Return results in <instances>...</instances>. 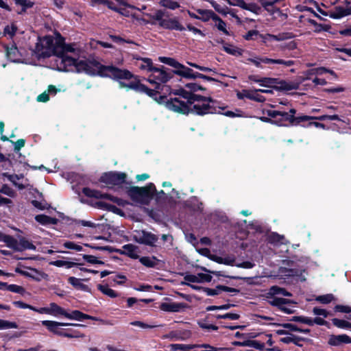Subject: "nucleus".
Instances as JSON below:
<instances>
[{
  "mask_svg": "<svg viewBox=\"0 0 351 351\" xmlns=\"http://www.w3.org/2000/svg\"><path fill=\"white\" fill-rule=\"evenodd\" d=\"M35 53L39 58L57 56L66 71H73V69L69 68L73 66L77 72H88V65L86 62L78 59L80 50L75 44L66 45L60 38L46 36L38 38Z\"/></svg>",
  "mask_w": 351,
  "mask_h": 351,
  "instance_id": "1",
  "label": "nucleus"
},
{
  "mask_svg": "<svg viewBox=\"0 0 351 351\" xmlns=\"http://www.w3.org/2000/svg\"><path fill=\"white\" fill-rule=\"evenodd\" d=\"M173 93L179 97L171 98L166 104L167 108L173 112L182 114L192 112L198 115L219 112L215 106V101L210 97H202L184 88L176 90Z\"/></svg>",
  "mask_w": 351,
  "mask_h": 351,
  "instance_id": "2",
  "label": "nucleus"
},
{
  "mask_svg": "<svg viewBox=\"0 0 351 351\" xmlns=\"http://www.w3.org/2000/svg\"><path fill=\"white\" fill-rule=\"evenodd\" d=\"M101 72L103 75L106 76L117 79L119 80H130L133 77V75L128 70H122L113 66L101 67ZM119 85L120 88H125L127 90L132 89L137 92L144 93L150 97L156 95L154 90L149 89L145 85L140 83L137 80L131 81L128 83L119 81Z\"/></svg>",
  "mask_w": 351,
  "mask_h": 351,
  "instance_id": "3",
  "label": "nucleus"
},
{
  "mask_svg": "<svg viewBox=\"0 0 351 351\" xmlns=\"http://www.w3.org/2000/svg\"><path fill=\"white\" fill-rule=\"evenodd\" d=\"M285 296L290 297L291 294L278 286L271 287L265 294V300L269 304L278 307L285 313L291 314L293 311L286 305L292 302L288 299L283 298Z\"/></svg>",
  "mask_w": 351,
  "mask_h": 351,
  "instance_id": "4",
  "label": "nucleus"
},
{
  "mask_svg": "<svg viewBox=\"0 0 351 351\" xmlns=\"http://www.w3.org/2000/svg\"><path fill=\"white\" fill-rule=\"evenodd\" d=\"M160 62L168 64L175 69L173 73L179 76L186 79H204L208 81H215V79L202 74L200 73L194 72L191 69L186 67L184 64L180 63L176 60L168 57H159Z\"/></svg>",
  "mask_w": 351,
  "mask_h": 351,
  "instance_id": "5",
  "label": "nucleus"
},
{
  "mask_svg": "<svg viewBox=\"0 0 351 351\" xmlns=\"http://www.w3.org/2000/svg\"><path fill=\"white\" fill-rule=\"evenodd\" d=\"M155 190L154 184L149 183L145 187L132 186L128 190V193L134 201L146 204L152 197Z\"/></svg>",
  "mask_w": 351,
  "mask_h": 351,
  "instance_id": "6",
  "label": "nucleus"
},
{
  "mask_svg": "<svg viewBox=\"0 0 351 351\" xmlns=\"http://www.w3.org/2000/svg\"><path fill=\"white\" fill-rule=\"evenodd\" d=\"M171 77V75L167 73L164 67L157 68L154 66L153 70L150 72L148 76L147 81L154 85V89L157 93L161 87L162 83H165Z\"/></svg>",
  "mask_w": 351,
  "mask_h": 351,
  "instance_id": "7",
  "label": "nucleus"
},
{
  "mask_svg": "<svg viewBox=\"0 0 351 351\" xmlns=\"http://www.w3.org/2000/svg\"><path fill=\"white\" fill-rule=\"evenodd\" d=\"M134 240L141 244L147 245L149 246H155L158 240V236L156 234L145 231V230H136L133 234Z\"/></svg>",
  "mask_w": 351,
  "mask_h": 351,
  "instance_id": "8",
  "label": "nucleus"
},
{
  "mask_svg": "<svg viewBox=\"0 0 351 351\" xmlns=\"http://www.w3.org/2000/svg\"><path fill=\"white\" fill-rule=\"evenodd\" d=\"M125 178L124 173L109 172L101 176V181L107 184L119 185L125 182Z\"/></svg>",
  "mask_w": 351,
  "mask_h": 351,
  "instance_id": "9",
  "label": "nucleus"
},
{
  "mask_svg": "<svg viewBox=\"0 0 351 351\" xmlns=\"http://www.w3.org/2000/svg\"><path fill=\"white\" fill-rule=\"evenodd\" d=\"M42 324L47 327V328L51 332L58 335H61L62 330H60V326H77V324H71V323H63V322H58L56 321H51V320H44L41 322Z\"/></svg>",
  "mask_w": 351,
  "mask_h": 351,
  "instance_id": "10",
  "label": "nucleus"
},
{
  "mask_svg": "<svg viewBox=\"0 0 351 351\" xmlns=\"http://www.w3.org/2000/svg\"><path fill=\"white\" fill-rule=\"evenodd\" d=\"M134 60H136L135 65L141 71L150 73L153 70L154 65L152 59L148 58H142L138 55H132Z\"/></svg>",
  "mask_w": 351,
  "mask_h": 351,
  "instance_id": "11",
  "label": "nucleus"
},
{
  "mask_svg": "<svg viewBox=\"0 0 351 351\" xmlns=\"http://www.w3.org/2000/svg\"><path fill=\"white\" fill-rule=\"evenodd\" d=\"M161 27L169 30H177L180 32L185 29V27L180 23L178 18L177 17H166L165 21H162Z\"/></svg>",
  "mask_w": 351,
  "mask_h": 351,
  "instance_id": "12",
  "label": "nucleus"
},
{
  "mask_svg": "<svg viewBox=\"0 0 351 351\" xmlns=\"http://www.w3.org/2000/svg\"><path fill=\"white\" fill-rule=\"evenodd\" d=\"M328 344L332 346H341L343 344L351 343V337L346 334L329 337Z\"/></svg>",
  "mask_w": 351,
  "mask_h": 351,
  "instance_id": "13",
  "label": "nucleus"
},
{
  "mask_svg": "<svg viewBox=\"0 0 351 351\" xmlns=\"http://www.w3.org/2000/svg\"><path fill=\"white\" fill-rule=\"evenodd\" d=\"M6 56L8 59L13 62H20L21 54L16 47V45L12 43L5 47Z\"/></svg>",
  "mask_w": 351,
  "mask_h": 351,
  "instance_id": "14",
  "label": "nucleus"
},
{
  "mask_svg": "<svg viewBox=\"0 0 351 351\" xmlns=\"http://www.w3.org/2000/svg\"><path fill=\"white\" fill-rule=\"evenodd\" d=\"M351 14V6L346 7L336 6L330 12V17L333 19H340Z\"/></svg>",
  "mask_w": 351,
  "mask_h": 351,
  "instance_id": "15",
  "label": "nucleus"
},
{
  "mask_svg": "<svg viewBox=\"0 0 351 351\" xmlns=\"http://www.w3.org/2000/svg\"><path fill=\"white\" fill-rule=\"evenodd\" d=\"M83 193L89 197H95L96 198H103L109 199L113 202H118L119 199L117 197H114L111 196L110 195L106 194V193H101L99 191H93L88 188H84L83 189Z\"/></svg>",
  "mask_w": 351,
  "mask_h": 351,
  "instance_id": "16",
  "label": "nucleus"
},
{
  "mask_svg": "<svg viewBox=\"0 0 351 351\" xmlns=\"http://www.w3.org/2000/svg\"><path fill=\"white\" fill-rule=\"evenodd\" d=\"M325 73H329L332 75L337 76L334 71L331 70H328L324 67H319V68H315L312 69L311 70H308L305 73V77H301V82H304L306 80L310 79L311 75H323Z\"/></svg>",
  "mask_w": 351,
  "mask_h": 351,
  "instance_id": "17",
  "label": "nucleus"
},
{
  "mask_svg": "<svg viewBox=\"0 0 351 351\" xmlns=\"http://www.w3.org/2000/svg\"><path fill=\"white\" fill-rule=\"evenodd\" d=\"M184 306L185 305L182 303L164 302L160 304V308L167 312H179Z\"/></svg>",
  "mask_w": 351,
  "mask_h": 351,
  "instance_id": "18",
  "label": "nucleus"
},
{
  "mask_svg": "<svg viewBox=\"0 0 351 351\" xmlns=\"http://www.w3.org/2000/svg\"><path fill=\"white\" fill-rule=\"evenodd\" d=\"M302 82H287L285 80H280L278 82L277 89L283 90H296L299 88L300 84Z\"/></svg>",
  "mask_w": 351,
  "mask_h": 351,
  "instance_id": "19",
  "label": "nucleus"
},
{
  "mask_svg": "<svg viewBox=\"0 0 351 351\" xmlns=\"http://www.w3.org/2000/svg\"><path fill=\"white\" fill-rule=\"evenodd\" d=\"M64 317L69 319H74L77 321H82L85 319H95V317L86 315L80 312V311H73L71 313L65 312Z\"/></svg>",
  "mask_w": 351,
  "mask_h": 351,
  "instance_id": "20",
  "label": "nucleus"
},
{
  "mask_svg": "<svg viewBox=\"0 0 351 351\" xmlns=\"http://www.w3.org/2000/svg\"><path fill=\"white\" fill-rule=\"evenodd\" d=\"M22 274L25 276L32 278L36 281H40L47 278V275L45 273L32 268L29 269V271H23Z\"/></svg>",
  "mask_w": 351,
  "mask_h": 351,
  "instance_id": "21",
  "label": "nucleus"
},
{
  "mask_svg": "<svg viewBox=\"0 0 351 351\" xmlns=\"http://www.w3.org/2000/svg\"><path fill=\"white\" fill-rule=\"evenodd\" d=\"M58 92L56 86L53 85H49L48 86L47 90H45L43 93L40 94L36 100L38 102H47L49 100V95H55Z\"/></svg>",
  "mask_w": 351,
  "mask_h": 351,
  "instance_id": "22",
  "label": "nucleus"
},
{
  "mask_svg": "<svg viewBox=\"0 0 351 351\" xmlns=\"http://www.w3.org/2000/svg\"><path fill=\"white\" fill-rule=\"evenodd\" d=\"M199 346V344L173 343L170 344L169 347L171 351H190L191 350L197 348Z\"/></svg>",
  "mask_w": 351,
  "mask_h": 351,
  "instance_id": "23",
  "label": "nucleus"
},
{
  "mask_svg": "<svg viewBox=\"0 0 351 351\" xmlns=\"http://www.w3.org/2000/svg\"><path fill=\"white\" fill-rule=\"evenodd\" d=\"M139 261L147 267H156L160 263V261L155 256H143Z\"/></svg>",
  "mask_w": 351,
  "mask_h": 351,
  "instance_id": "24",
  "label": "nucleus"
},
{
  "mask_svg": "<svg viewBox=\"0 0 351 351\" xmlns=\"http://www.w3.org/2000/svg\"><path fill=\"white\" fill-rule=\"evenodd\" d=\"M262 62L263 64H278L284 65L285 66H291L293 65V64H294V62L293 60H284L282 59H272V58H269L267 57H263Z\"/></svg>",
  "mask_w": 351,
  "mask_h": 351,
  "instance_id": "25",
  "label": "nucleus"
},
{
  "mask_svg": "<svg viewBox=\"0 0 351 351\" xmlns=\"http://www.w3.org/2000/svg\"><path fill=\"white\" fill-rule=\"evenodd\" d=\"M25 250H35L36 246L25 238L21 237L19 240L18 252H22Z\"/></svg>",
  "mask_w": 351,
  "mask_h": 351,
  "instance_id": "26",
  "label": "nucleus"
},
{
  "mask_svg": "<svg viewBox=\"0 0 351 351\" xmlns=\"http://www.w3.org/2000/svg\"><path fill=\"white\" fill-rule=\"evenodd\" d=\"M123 252L128 256L136 259L138 258V247L132 244H127L123 247Z\"/></svg>",
  "mask_w": 351,
  "mask_h": 351,
  "instance_id": "27",
  "label": "nucleus"
},
{
  "mask_svg": "<svg viewBox=\"0 0 351 351\" xmlns=\"http://www.w3.org/2000/svg\"><path fill=\"white\" fill-rule=\"evenodd\" d=\"M237 97L239 99H243L244 97H247L258 102H263L265 101V98L263 96L258 95H254L253 93L249 92L247 90H243L242 93H238Z\"/></svg>",
  "mask_w": 351,
  "mask_h": 351,
  "instance_id": "28",
  "label": "nucleus"
},
{
  "mask_svg": "<svg viewBox=\"0 0 351 351\" xmlns=\"http://www.w3.org/2000/svg\"><path fill=\"white\" fill-rule=\"evenodd\" d=\"M14 2L17 6L21 7V8H19L16 10V12L19 14L25 13L27 8H31L33 5V3L29 0H14Z\"/></svg>",
  "mask_w": 351,
  "mask_h": 351,
  "instance_id": "29",
  "label": "nucleus"
},
{
  "mask_svg": "<svg viewBox=\"0 0 351 351\" xmlns=\"http://www.w3.org/2000/svg\"><path fill=\"white\" fill-rule=\"evenodd\" d=\"M223 49L228 54L234 56H241L243 51V50L239 49V47L227 43L223 45Z\"/></svg>",
  "mask_w": 351,
  "mask_h": 351,
  "instance_id": "30",
  "label": "nucleus"
},
{
  "mask_svg": "<svg viewBox=\"0 0 351 351\" xmlns=\"http://www.w3.org/2000/svg\"><path fill=\"white\" fill-rule=\"evenodd\" d=\"M197 12L201 15V16H199V20H202L203 21H208L210 19H213L215 15L216 14L212 10H202L198 9L197 10Z\"/></svg>",
  "mask_w": 351,
  "mask_h": 351,
  "instance_id": "31",
  "label": "nucleus"
},
{
  "mask_svg": "<svg viewBox=\"0 0 351 351\" xmlns=\"http://www.w3.org/2000/svg\"><path fill=\"white\" fill-rule=\"evenodd\" d=\"M49 315L54 316L63 315L64 317L66 311L57 304L52 302L49 306Z\"/></svg>",
  "mask_w": 351,
  "mask_h": 351,
  "instance_id": "32",
  "label": "nucleus"
},
{
  "mask_svg": "<svg viewBox=\"0 0 351 351\" xmlns=\"http://www.w3.org/2000/svg\"><path fill=\"white\" fill-rule=\"evenodd\" d=\"M35 219L38 223L43 225L47 224H56L57 222V219L55 218H51L45 215H38L35 217Z\"/></svg>",
  "mask_w": 351,
  "mask_h": 351,
  "instance_id": "33",
  "label": "nucleus"
},
{
  "mask_svg": "<svg viewBox=\"0 0 351 351\" xmlns=\"http://www.w3.org/2000/svg\"><path fill=\"white\" fill-rule=\"evenodd\" d=\"M97 289L104 295L114 298L118 296V294L108 285H98Z\"/></svg>",
  "mask_w": 351,
  "mask_h": 351,
  "instance_id": "34",
  "label": "nucleus"
},
{
  "mask_svg": "<svg viewBox=\"0 0 351 351\" xmlns=\"http://www.w3.org/2000/svg\"><path fill=\"white\" fill-rule=\"evenodd\" d=\"M213 21L215 22V26L219 31L223 32L226 35L229 34L226 29V23L222 19H221L217 14L215 15Z\"/></svg>",
  "mask_w": 351,
  "mask_h": 351,
  "instance_id": "35",
  "label": "nucleus"
},
{
  "mask_svg": "<svg viewBox=\"0 0 351 351\" xmlns=\"http://www.w3.org/2000/svg\"><path fill=\"white\" fill-rule=\"evenodd\" d=\"M278 80L271 77L261 78V86L266 87H274L277 89Z\"/></svg>",
  "mask_w": 351,
  "mask_h": 351,
  "instance_id": "36",
  "label": "nucleus"
},
{
  "mask_svg": "<svg viewBox=\"0 0 351 351\" xmlns=\"http://www.w3.org/2000/svg\"><path fill=\"white\" fill-rule=\"evenodd\" d=\"M68 282L75 288L79 289L85 290L87 288V287L82 282L81 279L77 278L75 277H69L68 278Z\"/></svg>",
  "mask_w": 351,
  "mask_h": 351,
  "instance_id": "37",
  "label": "nucleus"
},
{
  "mask_svg": "<svg viewBox=\"0 0 351 351\" xmlns=\"http://www.w3.org/2000/svg\"><path fill=\"white\" fill-rule=\"evenodd\" d=\"M3 243H6L8 247L12 248L15 251H18L19 240H16L11 236L7 235Z\"/></svg>",
  "mask_w": 351,
  "mask_h": 351,
  "instance_id": "38",
  "label": "nucleus"
},
{
  "mask_svg": "<svg viewBox=\"0 0 351 351\" xmlns=\"http://www.w3.org/2000/svg\"><path fill=\"white\" fill-rule=\"evenodd\" d=\"M18 28L15 23H11L5 27L3 29V34L10 38H12L16 33Z\"/></svg>",
  "mask_w": 351,
  "mask_h": 351,
  "instance_id": "39",
  "label": "nucleus"
},
{
  "mask_svg": "<svg viewBox=\"0 0 351 351\" xmlns=\"http://www.w3.org/2000/svg\"><path fill=\"white\" fill-rule=\"evenodd\" d=\"M160 5L166 8L174 10L180 8V4L173 0H160Z\"/></svg>",
  "mask_w": 351,
  "mask_h": 351,
  "instance_id": "40",
  "label": "nucleus"
},
{
  "mask_svg": "<svg viewBox=\"0 0 351 351\" xmlns=\"http://www.w3.org/2000/svg\"><path fill=\"white\" fill-rule=\"evenodd\" d=\"M10 328H18V325L15 322L0 319V330Z\"/></svg>",
  "mask_w": 351,
  "mask_h": 351,
  "instance_id": "41",
  "label": "nucleus"
},
{
  "mask_svg": "<svg viewBox=\"0 0 351 351\" xmlns=\"http://www.w3.org/2000/svg\"><path fill=\"white\" fill-rule=\"evenodd\" d=\"M332 324L340 328H350L351 324L346 320L334 318L332 319Z\"/></svg>",
  "mask_w": 351,
  "mask_h": 351,
  "instance_id": "42",
  "label": "nucleus"
},
{
  "mask_svg": "<svg viewBox=\"0 0 351 351\" xmlns=\"http://www.w3.org/2000/svg\"><path fill=\"white\" fill-rule=\"evenodd\" d=\"M272 41H282L292 38V34L289 32L280 33L277 35L271 34Z\"/></svg>",
  "mask_w": 351,
  "mask_h": 351,
  "instance_id": "43",
  "label": "nucleus"
},
{
  "mask_svg": "<svg viewBox=\"0 0 351 351\" xmlns=\"http://www.w3.org/2000/svg\"><path fill=\"white\" fill-rule=\"evenodd\" d=\"M50 264L56 267H66V268H71L73 266L77 265V263L74 262H69L62 260H57L55 261H52L50 263Z\"/></svg>",
  "mask_w": 351,
  "mask_h": 351,
  "instance_id": "44",
  "label": "nucleus"
},
{
  "mask_svg": "<svg viewBox=\"0 0 351 351\" xmlns=\"http://www.w3.org/2000/svg\"><path fill=\"white\" fill-rule=\"evenodd\" d=\"M316 301L322 303V304H328L332 300H335V297L332 294H326L323 295L317 296L315 298Z\"/></svg>",
  "mask_w": 351,
  "mask_h": 351,
  "instance_id": "45",
  "label": "nucleus"
},
{
  "mask_svg": "<svg viewBox=\"0 0 351 351\" xmlns=\"http://www.w3.org/2000/svg\"><path fill=\"white\" fill-rule=\"evenodd\" d=\"M209 3L211 4V5L214 8V9L218 12L219 13L223 14L226 16L228 13H230V12H228V8L225 7L223 8L220 5H219L216 1L213 0L209 1Z\"/></svg>",
  "mask_w": 351,
  "mask_h": 351,
  "instance_id": "46",
  "label": "nucleus"
},
{
  "mask_svg": "<svg viewBox=\"0 0 351 351\" xmlns=\"http://www.w3.org/2000/svg\"><path fill=\"white\" fill-rule=\"evenodd\" d=\"M263 57L261 56H254L249 58L246 60V63H252L257 68H263Z\"/></svg>",
  "mask_w": 351,
  "mask_h": 351,
  "instance_id": "47",
  "label": "nucleus"
},
{
  "mask_svg": "<svg viewBox=\"0 0 351 351\" xmlns=\"http://www.w3.org/2000/svg\"><path fill=\"white\" fill-rule=\"evenodd\" d=\"M0 193H3L9 197H14L16 196V192L7 184H3L0 189Z\"/></svg>",
  "mask_w": 351,
  "mask_h": 351,
  "instance_id": "48",
  "label": "nucleus"
},
{
  "mask_svg": "<svg viewBox=\"0 0 351 351\" xmlns=\"http://www.w3.org/2000/svg\"><path fill=\"white\" fill-rule=\"evenodd\" d=\"M130 324L134 326L140 327L143 329H151L158 326L156 325L148 324L141 321H134L130 322Z\"/></svg>",
  "mask_w": 351,
  "mask_h": 351,
  "instance_id": "49",
  "label": "nucleus"
},
{
  "mask_svg": "<svg viewBox=\"0 0 351 351\" xmlns=\"http://www.w3.org/2000/svg\"><path fill=\"white\" fill-rule=\"evenodd\" d=\"M8 290L11 292L19 293L21 295H23L25 293V289L23 287L17 285H10L8 286Z\"/></svg>",
  "mask_w": 351,
  "mask_h": 351,
  "instance_id": "50",
  "label": "nucleus"
},
{
  "mask_svg": "<svg viewBox=\"0 0 351 351\" xmlns=\"http://www.w3.org/2000/svg\"><path fill=\"white\" fill-rule=\"evenodd\" d=\"M248 346L260 350L265 349V343L257 340H248Z\"/></svg>",
  "mask_w": 351,
  "mask_h": 351,
  "instance_id": "51",
  "label": "nucleus"
},
{
  "mask_svg": "<svg viewBox=\"0 0 351 351\" xmlns=\"http://www.w3.org/2000/svg\"><path fill=\"white\" fill-rule=\"evenodd\" d=\"M285 239L284 236L280 235L277 233H272L269 236V240L273 243H283V240Z\"/></svg>",
  "mask_w": 351,
  "mask_h": 351,
  "instance_id": "52",
  "label": "nucleus"
},
{
  "mask_svg": "<svg viewBox=\"0 0 351 351\" xmlns=\"http://www.w3.org/2000/svg\"><path fill=\"white\" fill-rule=\"evenodd\" d=\"M284 327L286 328H289L292 331H297V332H303V333H306V334H307L310 332L309 329H300V328H298L296 326L293 325L291 324H286L284 325Z\"/></svg>",
  "mask_w": 351,
  "mask_h": 351,
  "instance_id": "53",
  "label": "nucleus"
},
{
  "mask_svg": "<svg viewBox=\"0 0 351 351\" xmlns=\"http://www.w3.org/2000/svg\"><path fill=\"white\" fill-rule=\"evenodd\" d=\"M204 292L208 295H218L221 292V285L217 286L215 289L206 288Z\"/></svg>",
  "mask_w": 351,
  "mask_h": 351,
  "instance_id": "54",
  "label": "nucleus"
},
{
  "mask_svg": "<svg viewBox=\"0 0 351 351\" xmlns=\"http://www.w3.org/2000/svg\"><path fill=\"white\" fill-rule=\"evenodd\" d=\"M64 246L67 249L75 250L76 251L80 252L82 250V247L73 242L68 241L64 243Z\"/></svg>",
  "mask_w": 351,
  "mask_h": 351,
  "instance_id": "55",
  "label": "nucleus"
},
{
  "mask_svg": "<svg viewBox=\"0 0 351 351\" xmlns=\"http://www.w3.org/2000/svg\"><path fill=\"white\" fill-rule=\"evenodd\" d=\"M293 320L303 323V324H306L308 326H312V322H311V317H304V316H298V317H294Z\"/></svg>",
  "mask_w": 351,
  "mask_h": 351,
  "instance_id": "56",
  "label": "nucleus"
},
{
  "mask_svg": "<svg viewBox=\"0 0 351 351\" xmlns=\"http://www.w3.org/2000/svg\"><path fill=\"white\" fill-rule=\"evenodd\" d=\"M313 313L315 315L322 316L324 318L328 315V312L326 310L318 307L313 308Z\"/></svg>",
  "mask_w": 351,
  "mask_h": 351,
  "instance_id": "57",
  "label": "nucleus"
},
{
  "mask_svg": "<svg viewBox=\"0 0 351 351\" xmlns=\"http://www.w3.org/2000/svg\"><path fill=\"white\" fill-rule=\"evenodd\" d=\"M83 258L86 261L92 264H104L102 261L97 260V257L92 255H84Z\"/></svg>",
  "mask_w": 351,
  "mask_h": 351,
  "instance_id": "58",
  "label": "nucleus"
},
{
  "mask_svg": "<svg viewBox=\"0 0 351 351\" xmlns=\"http://www.w3.org/2000/svg\"><path fill=\"white\" fill-rule=\"evenodd\" d=\"M281 121H287L290 122L291 123H293L295 122V117H293L292 115H289V112H281L280 115Z\"/></svg>",
  "mask_w": 351,
  "mask_h": 351,
  "instance_id": "59",
  "label": "nucleus"
},
{
  "mask_svg": "<svg viewBox=\"0 0 351 351\" xmlns=\"http://www.w3.org/2000/svg\"><path fill=\"white\" fill-rule=\"evenodd\" d=\"M187 64H189V66H192V67H194V68H196L197 69H199V71H204V72H213V73H215V71H214L212 69H210L208 67H206V66H199L195 63H193V62H186Z\"/></svg>",
  "mask_w": 351,
  "mask_h": 351,
  "instance_id": "60",
  "label": "nucleus"
},
{
  "mask_svg": "<svg viewBox=\"0 0 351 351\" xmlns=\"http://www.w3.org/2000/svg\"><path fill=\"white\" fill-rule=\"evenodd\" d=\"M153 19L155 21H156L158 22V25L161 27L162 21H165V18L164 17V13L162 11L158 10L153 16Z\"/></svg>",
  "mask_w": 351,
  "mask_h": 351,
  "instance_id": "61",
  "label": "nucleus"
},
{
  "mask_svg": "<svg viewBox=\"0 0 351 351\" xmlns=\"http://www.w3.org/2000/svg\"><path fill=\"white\" fill-rule=\"evenodd\" d=\"M2 176L6 177L14 186L16 185V181L19 180V176L17 174L10 175L8 173H3Z\"/></svg>",
  "mask_w": 351,
  "mask_h": 351,
  "instance_id": "62",
  "label": "nucleus"
},
{
  "mask_svg": "<svg viewBox=\"0 0 351 351\" xmlns=\"http://www.w3.org/2000/svg\"><path fill=\"white\" fill-rule=\"evenodd\" d=\"M335 310L336 311L341 312V313H351V307H350L348 306L338 304V305L335 306Z\"/></svg>",
  "mask_w": 351,
  "mask_h": 351,
  "instance_id": "63",
  "label": "nucleus"
},
{
  "mask_svg": "<svg viewBox=\"0 0 351 351\" xmlns=\"http://www.w3.org/2000/svg\"><path fill=\"white\" fill-rule=\"evenodd\" d=\"M257 36H259L258 31L250 30L244 36V38L245 40H250L255 39Z\"/></svg>",
  "mask_w": 351,
  "mask_h": 351,
  "instance_id": "64",
  "label": "nucleus"
}]
</instances>
